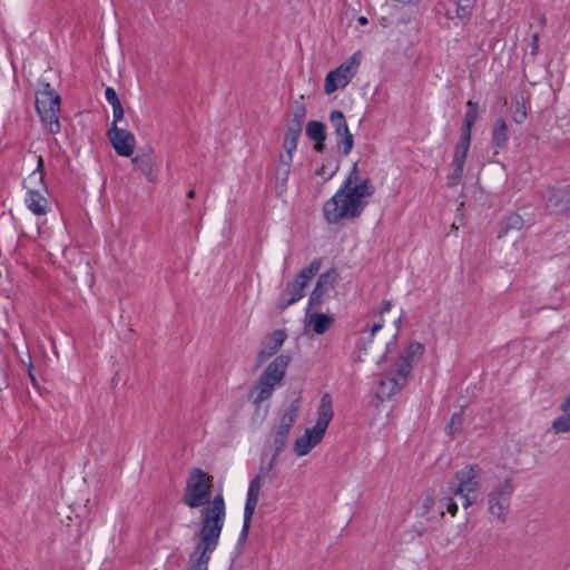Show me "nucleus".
Segmentation results:
<instances>
[{"label":"nucleus","instance_id":"nucleus-29","mask_svg":"<svg viewBox=\"0 0 570 570\" xmlns=\"http://www.w3.org/2000/svg\"><path fill=\"white\" fill-rule=\"evenodd\" d=\"M306 118V108L303 104H296L292 110V118L289 119L287 126L296 127L303 129V124Z\"/></svg>","mask_w":570,"mask_h":570},{"label":"nucleus","instance_id":"nucleus-36","mask_svg":"<svg viewBox=\"0 0 570 570\" xmlns=\"http://www.w3.org/2000/svg\"><path fill=\"white\" fill-rule=\"evenodd\" d=\"M105 97H106V100L110 104V105H115V104H118L120 102L119 98H118V95L117 92L115 91L114 88L111 87H108L105 91Z\"/></svg>","mask_w":570,"mask_h":570},{"label":"nucleus","instance_id":"nucleus-42","mask_svg":"<svg viewBox=\"0 0 570 570\" xmlns=\"http://www.w3.org/2000/svg\"><path fill=\"white\" fill-rule=\"evenodd\" d=\"M187 197L188 198H194L195 197V191L194 190H189L188 194H187Z\"/></svg>","mask_w":570,"mask_h":570},{"label":"nucleus","instance_id":"nucleus-17","mask_svg":"<svg viewBox=\"0 0 570 570\" xmlns=\"http://www.w3.org/2000/svg\"><path fill=\"white\" fill-rule=\"evenodd\" d=\"M259 491H261V476L256 475L250 481L248 491H247V498H246V503H245V509H244V524H243V530H242V537L247 535V532H248V529L250 525V520H252L253 513H254L255 508L258 502Z\"/></svg>","mask_w":570,"mask_h":570},{"label":"nucleus","instance_id":"nucleus-26","mask_svg":"<svg viewBox=\"0 0 570 570\" xmlns=\"http://www.w3.org/2000/svg\"><path fill=\"white\" fill-rule=\"evenodd\" d=\"M303 129L296 127H286V132L283 141L284 153L281 155H291L293 157L294 151L297 148V141Z\"/></svg>","mask_w":570,"mask_h":570},{"label":"nucleus","instance_id":"nucleus-4","mask_svg":"<svg viewBox=\"0 0 570 570\" xmlns=\"http://www.w3.org/2000/svg\"><path fill=\"white\" fill-rule=\"evenodd\" d=\"M213 489V476L198 468L189 471L186 480V487L181 497V502L189 508L204 507L200 510V528H203V511L212 507L217 498H222L223 504L225 501L223 495H216L210 500ZM226 517V508L224 507V518ZM202 529H199L200 531Z\"/></svg>","mask_w":570,"mask_h":570},{"label":"nucleus","instance_id":"nucleus-43","mask_svg":"<svg viewBox=\"0 0 570 570\" xmlns=\"http://www.w3.org/2000/svg\"><path fill=\"white\" fill-rule=\"evenodd\" d=\"M532 39H533V42H534V43H537V42H538V40H539V36H538V33H534V35L532 36Z\"/></svg>","mask_w":570,"mask_h":570},{"label":"nucleus","instance_id":"nucleus-18","mask_svg":"<svg viewBox=\"0 0 570 570\" xmlns=\"http://www.w3.org/2000/svg\"><path fill=\"white\" fill-rule=\"evenodd\" d=\"M286 334L282 330L274 331L263 342V346L257 354L258 365L266 362L269 357L275 355L283 346Z\"/></svg>","mask_w":570,"mask_h":570},{"label":"nucleus","instance_id":"nucleus-1","mask_svg":"<svg viewBox=\"0 0 570 570\" xmlns=\"http://www.w3.org/2000/svg\"><path fill=\"white\" fill-rule=\"evenodd\" d=\"M372 194L373 187L370 179H361L357 164H354L341 188L324 204L323 212L326 220L330 224H336L342 219L358 217Z\"/></svg>","mask_w":570,"mask_h":570},{"label":"nucleus","instance_id":"nucleus-41","mask_svg":"<svg viewBox=\"0 0 570 570\" xmlns=\"http://www.w3.org/2000/svg\"><path fill=\"white\" fill-rule=\"evenodd\" d=\"M357 21H358V23H360V24H362V26L367 24V18H366V17H364V16L358 17Z\"/></svg>","mask_w":570,"mask_h":570},{"label":"nucleus","instance_id":"nucleus-9","mask_svg":"<svg viewBox=\"0 0 570 570\" xmlns=\"http://www.w3.org/2000/svg\"><path fill=\"white\" fill-rule=\"evenodd\" d=\"M321 265V259H314L308 266L304 267L294 277V279L286 284L285 289L281 294L277 302V306L281 311H284L304 297L307 284L320 272Z\"/></svg>","mask_w":570,"mask_h":570},{"label":"nucleus","instance_id":"nucleus-12","mask_svg":"<svg viewBox=\"0 0 570 570\" xmlns=\"http://www.w3.org/2000/svg\"><path fill=\"white\" fill-rule=\"evenodd\" d=\"M299 409H301V401H299V399H295L284 410L283 414L281 415L279 422L275 430V435H274L275 451H274V454L268 464V471L273 470L275 463L277 462L279 454L284 450L286 442H287L289 431L297 419Z\"/></svg>","mask_w":570,"mask_h":570},{"label":"nucleus","instance_id":"nucleus-31","mask_svg":"<svg viewBox=\"0 0 570 570\" xmlns=\"http://www.w3.org/2000/svg\"><path fill=\"white\" fill-rule=\"evenodd\" d=\"M476 0H456V17L462 20H469Z\"/></svg>","mask_w":570,"mask_h":570},{"label":"nucleus","instance_id":"nucleus-11","mask_svg":"<svg viewBox=\"0 0 570 570\" xmlns=\"http://www.w3.org/2000/svg\"><path fill=\"white\" fill-rule=\"evenodd\" d=\"M362 57V52L356 51L336 69L330 71L325 77L324 91L332 95L336 90L345 88L357 73Z\"/></svg>","mask_w":570,"mask_h":570},{"label":"nucleus","instance_id":"nucleus-3","mask_svg":"<svg viewBox=\"0 0 570 570\" xmlns=\"http://www.w3.org/2000/svg\"><path fill=\"white\" fill-rule=\"evenodd\" d=\"M424 351L423 344L412 342L400 353L379 382L376 390L379 399L382 401L389 400L406 386L411 371L414 364L421 360Z\"/></svg>","mask_w":570,"mask_h":570},{"label":"nucleus","instance_id":"nucleus-40","mask_svg":"<svg viewBox=\"0 0 570 570\" xmlns=\"http://www.w3.org/2000/svg\"><path fill=\"white\" fill-rule=\"evenodd\" d=\"M391 308H392V302L391 301H385L383 309H382V314L385 313V312H390Z\"/></svg>","mask_w":570,"mask_h":570},{"label":"nucleus","instance_id":"nucleus-45","mask_svg":"<svg viewBox=\"0 0 570 570\" xmlns=\"http://www.w3.org/2000/svg\"><path fill=\"white\" fill-rule=\"evenodd\" d=\"M316 174H317V175H321V174H322V169H318V170L316 171Z\"/></svg>","mask_w":570,"mask_h":570},{"label":"nucleus","instance_id":"nucleus-7","mask_svg":"<svg viewBox=\"0 0 570 570\" xmlns=\"http://www.w3.org/2000/svg\"><path fill=\"white\" fill-rule=\"evenodd\" d=\"M289 362L291 357L283 354L268 364L250 390L249 396L255 405L272 397L275 386L284 380Z\"/></svg>","mask_w":570,"mask_h":570},{"label":"nucleus","instance_id":"nucleus-20","mask_svg":"<svg viewBox=\"0 0 570 570\" xmlns=\"http://www.w3.org/2000/svg\"><path fill=\"white\" fill-rule=\"evenodd\" d=\"M311 309L309 307L307 308L305 324L309 326L314 333L318 335L324 334L334 323V318L324 313H312Z\"/></svg>","mask_w":570,"mask_h":570},{"label":"nucleus","instance_id":"nucleus-19","mask_svg":"<svg viewBox=\"0 0 570 570\" xmlns=\"http://www.w3.org/2000/svg\"><path fill=\"white\" fill-rule=\"evenodd\" d=\"M469 148L470 146L461 144H458L455 147L453 160L451 164L452 171L448 175V185L450 187L456 186L463 176V169Z\"/></svg>","mask_w":570,"mask_h":570},{"label":"nucleus","instance_id":"nucleus-28","mask_svg":"<svg viewBox=\"0 0 570 570\" xmlns=\"http://www.w3.org/2000/svg\"><path fill=\"white\" fill-rule=\"evenodd\" d=\"M306 135L311 140H325V125L317 120H311L306 125Z\"/></svg>","mask_w":570,"mask_h":570},{"label":"nucleus","instance_id":"nucleus-14","mask_svg":"<svg viewBox=\"0 0 570 570\" xmlns=\"http://www.w3.org/2000/svg\"><path fill=\"white\" fill-rule=\"evenodd\" d=\"M338 278L340 275L335 268L321 274L308 299L309 308H320L322 306L325 297L335 289Z\"/></svg>","mask_w":570,"mask_h":570},{"label":"nucleus","instance_id":"nucleus-22","mask_svg":"<svg viewBox=\"0 0 570 570\" xmlns=\"http://www.w3.org/2000/svg\"><path fill=\"white\" fill-rule=\"evenodd\" d=\"M561 415L557 416L551 423V430L556 434L570 433V393L560 404Z\"/></svg>","mask_w":570,"mask_h":570},{"label":"nucleus","instance_id":"nucleus-44","mask_svg":"<svg viewBox=\"0 0 570 570\" xmlns=\"http://www.w3.org/2000/svg\"><path fill=\"white\" fill-rule=\"evenodd\" d=\"M29 375H30V379L32 380V382H35V376L32 375L31 373V370L29 368Z\"/></svg>","mask_w":570,"mask_h":570},{"label":"nucleus","instance_id":"nucleus-5","mask_svg":"<svg viewBox=\"0 0 570 570\" xmlns=\"http://www.w3.org/2000/svg\"><path fill=\"white\" fill-rule=\"evenodd\" d=\"M483 474L479 464H468L454 473L449 490L461 501L463 509L466 510L478 502L482 493Z\"/></svg>","mask_w":570,"mask_h":570},{"label":"nucleus","instance_id":"nucleus-35","mask_svg":"<svg viewBox=\"0 0 570 570\" xmlns=\"http://www.w3.org/2000/svg\"><path fill=\"white\" fill-rule=\"evenodd\" d=\"M112 107V124L117 126V122L124 118V108L121 106V102L111 105Z\"/></svg>","mask_w":570,"mask_h":570},{"label":"nucleus","instance_id":"nucleus-32","mask_svg":"<svg viewBox=\"0 0 570 570\" xmlns=\"http://www.w3.org/2000/svg\"><path fill=\"white\" fill-rule=\"evenodd\" d=\"M438 504H439V500H436L432 497H429V495L425 497L422 500L423 514H430L432 512L438 513Z\"/></svg>","mask_w":570,"mask_h":570},{"label":"nucleus","instance_id":"nucleus-27","mask_svg":"<svg viewBox=\"0 0 570 570\" xmlns=\"http://www.w3.org/2000/svg\"><path fill=\"white\" fill-rule=\"evenodd\" d=\"M293 157L291 155H279V164L275 169V179L278 184L284 186L291 175Z\"/></svg>","mask_w":570,"mask_h":570},{"label":"nucleus","instance_id":"nucleus-34","mask_svg":"<svg viewBox=\"0 0 570 570\" xmlns=\"http://www.w3.org/2000/svg\"><path fill=\"white\" fill-rule=\"evenodd\" d=\"M527 118V108L523 104L518 102L515 106L513 119L517 124H522Z\"/></svg>","mask_w":570,"mask_h":570},{"label":"nucleus","instance_id":"nucleus-13","mask_svg":"<svg viewBox=\"0 0 570 570\" xmlns=\"http://www.w3.org/2000/svg\"><path fill=\"white\" fill-rule=\"evenodd\" d=\"M542 199L547 214L570 217V186L549 187Z\"/></svg>","mask_w":570,"mask_h":570},{"label":"nucleus","instance_id":"nucleus-24","mask_svg":"<svg viewBox=\"0 0 570 570\" xmlns=\"http://www.w3.org/2000/svg\"><path fill=\"white\" fill-rule=\"evenodd\" d=\"M524 226V219L521 215L517 213H511L507 215L500 223V228L498 230V237L502 238L508 235L511 230H520Z\"/></svg>","mask_w":570,"mask_h":570},{"label":"nucleus","instance_id":"nucleus-15","mask_svg":"<svg viewBox=\"0 0 570 570\" xmlns=\"http://www.w3.org/2000/svg\"><path fill=\"white\" fill-rule=\"evenodd\" d=\"M330 121L336 135L338 150L342 155L347 156L353 149L354 138L348 129L344 114L341 110L332 111Z\"/></svg>","mask_w":570,"mask_h":570},{"label":"nucleus","instance_id":"nucleus-33","mask_svg":"<svg viewBox=\"0 0 570 570\" xmlns=\"http://www.w3.org/2000/svg\"><path fill=\"white\" fill-rule=\"evenodd\" d=\"M462 421H463L462 414L454 413L451 417L450 423L448 424V428H446L449 431V434H451V435L455 434L460 430Z\"/></svg>","mask_w":570,"mask_h":570},{"label":"nucleus","instance_id":"nucleus-2","mask_svg":"<svg viewBox=\"0 0 570 570\" xmlns=\"http://www.w3.org/2000/svg\"><path fill=\"white\" fill-rule=\"evenodd\" d=\"M224 527V504L217 498L212 507L203 511V528L196 534V546L189 558L188 570H208L213 552L218 546Z\"/></svg>","mask_w":570,"mask_h":570},{"label":"nucleus","instance_id":"nucleus-25","mask_svg":"<svg viewBox=\"0 0 570 570\" xmlns=\"http://www.w3.org/2000/svg\"><path fill=\"white\" fill-rule=\"evenodd\" d=\"M509 140L508 125L504 119H497L492 128V142L495 147L502 148Z\"/></svg>","mask_w":570,"mask_h":570},{"label":"nucleus","instance_id":"nucleus-39","mask_svg":"<svg viewBox=\"0 0 570 570\" xmlns=\"http://www.w3.org/2000/svg\"><path fill=\"white\" fill-rule=\"evenodd\" d=\"M315 141V150L318 151V153H322L324 150V141L325 140H314Z\"/></svg>","mask_w":570,"mask_h":570},{"label":"nucleus","instance_id":"nucleus-21","mask_svg":"<svg viewBox=\"0 0 570 570\" xmlns=\"http://www.w3.org/2000/svg\"><path fill=\"white\" fill-rule=\"evenodd\" d=\"M468 110L464 115V124L461 128V138L458 144L470 146L471 141V129L478 119L479 116V108L478 104L473 102L472 100H469L466 102Z\"/></svg>","mask_w":570,"mask_h":570},{"label":"nucleus","instance_id":"nucleus-6","mask_svg":"<svg viewBox=\"0 0 570 570\" xmlns=\"http://www.w3.org/2000/svg\"><path fill=\"white\" fill-rule=\"evenodd\" d=\"M334 415L332 396L326 393L322 396L317 409V421L313 428L306 429L304 434L296 439L294 443V452L298 456L306 455L314 449L324 438L330 422Z\"/></svg>","mask_w":570,"mask_h":570},{"label":"nucleus","instance_id":"nucleus-23","mask_svg":"<svg viewBox=\"0 0 570 570\" xmlns=\"http://www.w3.org/2000/svg\"><path fill=\"white\" fill-rule=\"evenodd\" d=\"M27 207L38 216L46 215L49 210V202L39 191L29 189L24 199Z\"/></svg>","mask_w":570,"mask_h":570},{"label":"nucleus","instance_id":"nucleus-10","mask_svg":"<svg viewBox=\"0 0 570 570\" xmlns=\"http://www.w3.org/2000/svg\"><path fill=\"white\" fill-rule=\"evenodd\" d=\"M514 492L512 479L504 478L494 484L487 494L488 512L500 522H504L510 510Z\"/></svg>","mask_w":570,"mask_h":570},{"label":"nucleus","instance_id":"nucleus-16","mask_svg":"<svg viewBox=\"0 0 570 570\" xmlns=\"http://www.w3.org/2000/svg\"><path fill=\"white\" fill-rule=\"evenodd\" d=\"M109 139L116 153L122 157H130L136 146L135 136L126 129L118 128L115 124L108 130Z\"/></svg>","mask_w":570,"mask_h":570},{"label":"nucleus","instance_id":"nucleus-30","mask_svg":"<svg viewBox=\"0 0 570 570\" xmlns=\"http://www.w3.org/2000/svg\"><path fill=\"white\" fill-rule=\"evenodd\" d=\"M459 507L452 497H446L439 499L438 504V514L443 518L445 511L450 513L452 517H455L458 513Z\"/></svg>","mask_w":570,"mask_h":570},{"label":"nucleus","instance_id":"nucleus-38","mask_svg":"<svg viewBox=\"0 0 570 570\" xmlns=\"http://www.w3.org/2000/svg\"><path fill=\"white\" fill-rule=\"evenodd\" d=\"M383 327V323L379 322V323H374L373 326L371 327L370 332L367 333V337L366 338H371L374 336V334L380 331L381 328Z\"/></svg>","mask_w":570,"mask_h":570},{"label":"nucleus","instance_id":"nucleus-37","mask_svg":"<svg viewBox=\"0 0 570 570\" xmlns=\"http://www.w3.org/2000/svg\"><path fill=\"white\" fill-rule=\"evenodd\" d=\"M43 168V159L41 156L38 157V164H37V168L36 170L32 173L31 176H36L37 174H39V179H42V174H41V170Z\"/></svg>","mask_w":570,"mask_h":570},{"label":"nucleus","instance_id":"nucleus-8","mask_svg":"<svg viewBox=\"0 0 570 570\" xmlns=\"http://www.w3.org/2000/svg\"><path fill=\"white\" fill-rule=\"evenodd\" d=\"M60 96L50 87L49 83H46L43 90L39 91L36 97L37 112L43 127L50 134H58L60 131Z\"/></svg>","mask_w":570,"mask_h":570}]
</instances>
